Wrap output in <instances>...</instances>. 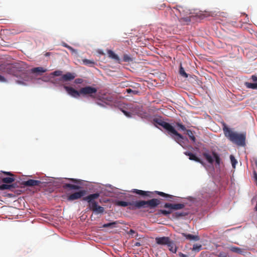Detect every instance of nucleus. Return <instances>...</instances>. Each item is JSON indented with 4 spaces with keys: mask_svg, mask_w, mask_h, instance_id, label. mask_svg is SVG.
<instances>
[{
    "mask_svg": "<svg viewBox=\"0 0 257 257\" xmlns=\"http://www.w3.org/2000/svg\"><path fill=\"white\" fill-rule=\"evenodd\" d=\"M64 46L65 47H66V48H68L69 49H70V50H72V51H73V50H74V49H73V48H72L71 47H70V46H68V45H67V44H65Z\"/></svg>",
    "mask_w": 257,
    "mask_h": 257,
    "instance_id": "nucleus-43",
    "label": "nucleus"
},
{
    "mask_svg": "<svg viewBox=\"0 0 257 257\" xmlns=\"http://www.w3.org/2000/svg\"><path fill=\"white\" fill-rule=\"evenodd\" d=\"M223 131L225 137L230 142L238 146L244 147L246 145V133H238L232 131L225 123L223 124Z\"/></svg>",
    "mask_w": 257,
    "mask_h": 257,
    "instance_id": "nucleus-2",
    "label": "nucleus"
},
{
    "mask_svg": "<svg viewBox=\"0 0 257 257\" xmlns=\"http://www.w3.org/2000/svg\"><path fill=\"white\" fill-rule=\"evenodd\" d=\"M176 10L178 11L179 12L181 11V9H182V7L181 6H177Z\"/></svg>",
    "mask_w": 257,
    "mask_h": 257,
    "instance_id": "nucleus-46",
    "label": "nucleus"
},
{
    "mask_svg": "<svg viewBox=\"0 0 257 257\" xmlns=\"http://www.w3.org/2000/svg\"><path fill=\"white\" fill-rule=\"evenodd\" d=\"M230 161H231L232 167L233 168H235L236 164L237 163L236 160L235 159V157L232 155H231L230 156Z\"/></svg>",
    "mask_w": 257,
    "mask_h": 257,
    "instance_id": "nucleus-31",
    "label": "nucleus"
},
{
    "mask_svg": "<svg viewBox=\"0 0 257 257\" xmlns=\"http://www.w3.org/2000/svg\"><path fill=\"white\" fill-rule=\"evenodd\" d=\"M140 245H141V243H140V242H136V243H135V246H140Z\"/></svg>",
    "mask_w": 257,
    "mask_h": 257,
    "instance_id": "nucleus-48",
    "label": "nucleus"
},
{
    "mask_svg": "<svg viewBox=\"0 0 257 257\" xmlns=\"http://www.w3.org/2000/svg\"><path fill=\"white\" fill-rule=\"evenodd\" d=\"M26 68L24 62L20 61L12 64H4L0 65V71L19 77V73Z\"/></svg>",
    "mask_w": 257,
    "mask_h": 257,
    "instance_id": "nucleus-4",
    "label": "nucleus"
},
{
    "mask_svg": "<svg viewBox=\"0 0 257 257\" xmlns=\"http://www.w3.org/2000/svg\"><path fill=\"white\" fill-rule=\"evenodd\" d=\"M75 73L67 72L62 76L61 79L65 81H71L75 78Z\"/></svg>",
    "mask_w": 257,
    "mask_h": 257,
    "instance_id": "nucleus-16",
    "label": "nucleus"
},
{
    "mask_svg": "<svg viewBox=\"0 0 257 257\" xmlns=\"http://www.w3.org/2000/svg\"><path fill=\"white\" fill-rule=\"evenodd\" d=\"M126 91L128 93H132L133 95H139L140 91L139 89H132L131 88H127L126 89Z\"/></svg>",
    "mask_w": 257,
    "mask_h": 257,
    "instance_id": "nucleus-30",
    "label": "nucleus"
},
{
    "mask_svg": "<svg viewBox=\"0 0 257 257\" xmlns=\"http://www.w3.org/2000/svg\"><path fill=\"white\" fill-rule=\"evenodd\" d=\"M69 180L74 183H78L79 182V181L76 179H69Z\"/></svg>",
    "mask_w": 257,
    "mask_h": 257,
    "instance_id": "nucleus-44",
    "label": "nucleus"
},
{
    "mask_svg": "<svg viewBox=\"0 0 257 257\" xmlns=\"http://www.w3.org/2000/svg\"><path fill=\"white\" fill-rule=\"evenodd\" d=\"M177 126L178 127H179L180 129H181L182 131H186V128L185 127V126L183 125L181 123H177Z\"/></svg>",
    "mask_w": 257,
    "mask_h": 257,
    "instance_id": "nucleus-37",
    "label": "nucleus"
},
{
    "mask_svg": "<svg viewBox=\"0 0 257 257\" xmlns=\"http://www.w3.org/2000/svg\"><path fill=\"white\" fill-rule=\"evenodd\" d=\"M16 185L15 184H3L0 185V190H12L15 188Z\"/></svg>",
    "mask_w": 257,
    "mask_h": 257,
    "instance_id": "nucleus-20",
    "label": "nucleus"
},
{
    "mask_svg": "<svg viewBox=\"0 0 257 257\" xmlns=\"http://www.w3.org/2000/svg\"><path fill=\"white\" fill-rule=\"evenodd\" d=\"M87 193V191L85 190H81L79 191L75 192L67 196V200L68 201H73L80 199L83 197Z\"/></svg>",
    "mask_w": 257,
    "mask_h": 257,
    "instance_id": "nucleus-11",
    "label": "nucleus"
},
{
    "mask_svg": "<svg viewBox=\"0 0 257 257\" xmlns=\"http://www.w3.org/2000/svg\"><path fill=\"white\" fill-rule=\"evenodd\" d=\"M19 77L25 81H29L32 79L30 73L28 71L25 70V69L19 73Z\"/></svg>",
    "mask_w": 257,
    "mask_h": 257,
    "instance_id": "nucleus-14",
    "label": "nucleus"
},
{
    "mask_svg": "<svg viewBox=\"0 0 257 257\" xmlns=\"http://www.w3.org/2000/svg\"><path fill=\"white\" fill-rule=\"evenodd\" d=\"M46 71L47 69L42 67H35L31 70V72L32 73H42Z\"/></svg>",
    "mask_w": 257,
    "mask_h": 257,
    "instance_id": "nucleus-22",
    "label": "nucleus"
},
{
    "mask_svg": "<svg viewBox=\"0 0 257 257\" xmlns=\"http://www.w3.org/2000/svg\"><path fill=\"white\" fill-rule=\"evenodd\" d=\"M134 193H135L138 195L143 196H147L149 197H153L154 196V194H156L158 195H160L163 197L169 198L170 199H172L174 197V196L166 194L163 192H160L158 191H155L154 192H150V191H145L143 190H138V189H134L132 191Z\"/></svg>",
    "mask_w": 257,
    "mask_h": 257,
    "instance_id": "nucleus-7",
    "label": "nucleus"
},
{
    "mask_svg": "<svg viewBox=\"0 0 257 257\" xmlns=\"http://www.w3.org/2000/svg\"><path fill=\"white\" fill-rule=\"evenodd\" d=\"M202 155L209 164H212L214 162V159L216 164L218 166L220 165L221 159L218 154L216 152H212V155L209 153L204 152L203 153Z\"/></svg>",
    "mask_w": 257,
    "mask_h": 257,
    "instance_id": "nucleus-8",
    "label": "nucleus"
},
{
    "mask_svg": "<svg viewBox=\"0 0 257 257\" xmlns=\"http://www.w3.org/2000/svg\"><path fill=\"white\" fill-rule=\"evenodd\" d=\"M186 135H187L193 142H195L196 138L193 133L190 130H186Z\"/></svg>",
    "mask_w": 257,
    "mask_h": 257,
    "instance_id": "nucleus-27",
    "label": "nucleus"
},
{
    "mask_svg": "<svg viewBox=\"0 0 257 257\" xmlns=\"http://www.w3.org/2000/svg\"><path fill=\"white\" fill-rule=\"evenodd\" d=\"M0 81L2 82H7V79L4 76L0 75Z\"/></svg>",
    "mask_w": 257,
    "mask_h": 257,
    "instance_id": "nucleus-40",
    "label": "nucleus"
},
{
    "mask_svg": "<svg viewBox=\"0 0 257 257\" xmlns=\"http://www.w3.org/2000/svg\"><path fill=\"white\" fill-rule=\"evenodd\" d=\"M174 20L175 22H176L177 20H179L180 22H186L187 24L190 22L191 19L190 17H186V18H182L180 19H179L178 17L176 16H175V17L174 18Z\"/></svg>",
    "mask_w": 257,
    "mask_h": 257,
    "instance_id": "nucleus-25",
    "label": "nucleus"
},
{
    "mask_svg": "<svg viewBox=\"0 0 257 257\" xmlns=\"http://www.w3.org/2000/svg\"><path fill=\"white\" fill-rule=\"evenodd\" d=\"M82 62L84 65L87 66H92L94 64V62L93 61L87 59H83Z\"/></svg>",
    "mask_w": 257,
    "mask_h": 257,
    "instance_id": "nucleus-29",
    "label": "nucleus"
},
{
    "mask_svg": "<svg viewBox=\"0 0 257 257\" xmlns=\"http://www.w3.org/2000/svg\"><path fill=\"white\" fill-rule=\"evenodd\" d=\"M182 235L184 236L187 239L189 240L198 241L200 239L199 236L197 235H193L191 234L183 233Z\"/></svg>",
    "mask_w": 257,
    "mask_h": 257,
    "instance_id": "nucleus-18",
    "label": "nucleus"
},
{
    "mask_svg": "<svg viewBox=\"0 0 257 257\" xmlns=\"http://www.w3.org/2000/svg\"><path fill=\"white\" fill-rule=\"evenodd\" d=\"M254 179H255V180L256 181V185H257V173L256 172H254Z\"/></svg>",
    "mask_w": 257,
    "mask_h": 257,
    "instance_id": "nucleus-47",
    "label": "nucleus"
},
{
    "mask_svg": "<svg viewBox=\"0 0 257 257\" xmlns=\"http://www.w3.org/2000/svg\"><path fill=\"white\" fill-rule=\"evenodd\" d=\"M18 82L19 83H22L21 82H20V81H18Z\"/></svg>",
    "mask_w": 257,
    "mask_h": 257,
    "instance_id": "nucleus-52",
    "label": "nucleus"
},
{
    "mask_svg": "<svg viewBox=\"0 0 257 257\" xmlns=\"http://www.w3.org/2000/svg\"><path fill=\"white\" fill-rule=\"evenodd\" d=\"M154 124L159 127V126L163 127L166 130L168 134L178 143L180 144L183 139V137L178 133L174 127L169 123L165 121L161 117H156L153 119Z\"/></svg>",
    "mask_w": 257,
    "mask_h": 257,
    "instance_id": "nucleus-3",
    "label": "nucleus"
},
{
    "mask_svg": "<svg viewBox=\"0 0 257 257\" xmlns=\"http://www.w3.org/2000/svg\"><path fill=\"white\" fill-rule=\"evenodd\" d=\"M62 71L60 70H56L52 73V75L56 76H59L62 75Z\"/></svg>",
    "mask_w": 257,
    "mask_h": 257,
    "instance_id": "nucleus-36",
    "label": "nucleus"
},
{
    "mask_svg": "<svg viewBox=\"0 0 257 257\" xmlns=\"http://www.w3.org/2000/svg\"><path fill=\"white\" fill-rule=\"evenodd\" d=\"M96 92L97 89L90 86H87L80 89V95H88L93 98L95 97L94 96H93V94H95Z\"/></svg>",
    "mask_w": 257,
    "mask_h": 257,
    "instance_id": "nucleus-10",
    "label": "nucleus"
},
{
    "mask_svg": "<svg viewBox=\"0 0 257 257\" xmlns=\"http://www.w3.org/2000/svg\"><path fill=\"white\" fill-rule=\"evenodd\" d=\"M163 6H165V4H163Z\"/></svg>",
    "mask_w": 257,
    "mask_h": 257,
    "instance_id": "nucleus-53",
    "label": "nucleus"
},
{
    "mask_svg": "<svg viewBox=\"0 0 257 257\" xmlns=\"http://www.w3.org/2000/svg\"><path fill=\"white\" fill-rule=\"evenodd\" d=\"M179 257H187L186 255L184 254L182 252H179L178 254Z\"/></svg>",
    "mask_w": 257,
    "mask_h": 257,
    "instance_id": "nucleus-45",
    "label": "nucleus"
},
{
    "mask_svg": "<svg viewBox=\"0 0 257 257\" xmlns=\"http://www.w3.org/2000/svg\"><path fill=\"white\" fill-rule=\"evenodd\" d=\"M107 54L109 58L114 59L118 63H119V57L116 54H115L112 50H108Z\"/></svg>",
    "mask_w": 257,
    "mask_h": 257,
    "instance_id": "nucleus-24",
    "label": "nucleus"
},
{
    "mask_svg": "<svg viewBox=\"0 0 257 257\" xmlns=\"http://www.w3.org/2000/svg\"><path fill=\"white\" fill-rule=\"evenodd\" d=\"M136 233V231L133 229H131L128 232V234L133 235L134 234Z\"/></svg>",
    "mask_w": 257,
    "mask_h": 257,
    "instance_id": "nucleus-41",
    "label": "nucleus"
},
{
    "mask_svg": "<svg viewBox=\"0 0 257 257\" xmlns=\"http://www.w3.org/2000/svg\"><path fill=\"white\" fill-rule=\"evenodd\" d=\"M63 187L64 189L69 188L70 190H79L81 188V187L79 185L69 183H66L64 184Z\"/></svg>",
    "mask_w": 257,
    "mask_h": 257,
    "instance_id": "nucleus-21",
    "label": "nucleus"
},
{
    "mask_svg": "<svg viewBox=\"0 0 257 257\" xmlns=\"http://www.w3.org/2000/svg\"><path fill=\"white\" fill-rule=\"evenodd\" d=\"M136 85H137V86H135V87H134V88H138L140 87V84H136Z\"/></svg>",
    "mask_w": 257,
    "mask_h": 257,
    "instance_id": "nucleus-49",
    "label": "nucleus"
},
{
    "mask_svg": "<svg viewBox=\"0 0 257 257\" xmlns=\"http://www.w3.org/2000/svg\"><path fill=\"white\" fill-rule=\"evenodd\" d=\"M169 250L173 253H176L177 250V247L176 246L175 242L171 240L169 241V243L167 244Z\"/></svg>",
    "mask_w": 257,
    "mask_h": 257,
    "instance_id": "nucleus-19",
    "label": "nucleus"
},
{
    "mask_svg": "<svg viewBox=\"0 0 257 257\" xmlns=\"http://www.w3.org/2000/svg\"><path fill=\"white\" fill-rule=\"evenodd\" d=\"M100 196L99 193L91 194L82 198L83 201L88 203V208L95 214H102L104 211V207L99 206L96 201V199Z\"/></svg>",
    "mask_w": 257,
    "mask_h": 257,
    "instance_id": "nucleus-5",
    "label": "nucleus"
},
{
    "mask_svg": "<svg viewBox=\"0 0 257 257\" xmlns=\"http://www.w3.org/2000/svg\"><path fill=\"white\" fill-rule=\"evenodd\" d=\"M123 60L124 62H128L132 61V58L127 55L125 54L123 55Z\"/></svg>",
    "mask_w": 257,
    "mask_h": 257,
    "instance_id": "nucleus-35",
    "label": "nucleus"
},
{
    "mask_svg": "<svg viewBox=\"0 0 257 257\" xmlns=\"http://www.w3.org/2000/svg\"><path fill=\"white\" fill-rule=\"evenodd\" d=\"M121 111L127 117H131L132 116V113L131 112H127L123 109H122Z\"/></svg>",
    "mask_w": 257,
    "mask_h": 257,
    "instance_id": "nucleus-38",
    "label": "nucleus"
},
{
    "mask_svg": "<svg viewBox=\"0 0 257 257\" xmlns=\"http://www.w3.org/2000/svg\"><path fill=\"white\" fill-rule=\"evenodd\" d=\"M15 175L11 172L2 171L0 172V179L3 183L11 184L15 181Z\"/></svg>",
    "mask_w": 257,
    "mask_h": 257,
    "instance_id": "nucleus-9",
    "label": "nucleus"
},
{
    "mask_svg": "<svg viewBox=\"0 0 257 257\" xmlns=\"http://www.w3.org/2000/svg\"><path fill=\"white\" fill-rule=\"evenodd\" d=\"M179 73L181 76L185 78L188 77V74L185 72L184 68L182 67L181 65H180V67Z\"/></svg>",
    "mask_w": 257,
    "mask_h": 257,
    "instance_id": "nucleus-33",
    "label": "nucleus"
},
{
    "mask_svg": "<svg viewBox=\"0 0 257 257\" xmlns=\"http://www.w3.org/2000/svg\"><path fill=\"white\" fill-rule=\"evenodd\" d=\"M188 214V212H176L175 213V215L177 218H179L180 217L185 216Z\"/></svg>",
    "mask_w": 257,
    "mask_h": 257,
    "instance_id": "nucleus-34",
    "label": "nucleus"
},
{
    "mask_svg": "<svg viewBox=\"0 0 257 257\" xmlns=\"http://www.w3.org/2000/svg\"><path fill=\"white\" fill-rule=\"evenodd\" d=\"M74 82L76 84H81L83 82V79L81 78H77L75 80Z\"/></svg>",
    "mask_w": 257,
    "mask_h": 257,
    "instance_id": "nucleus-39",
    "label": "nucleus"
},
{
    "mask_svg": "<svg viewBox=\"0 0 257 257\" xmlns=\"http://www.w3.org/2000/svg\"><path fill=\"white\" fill-rule=\"evenodd\" d=\"M161 203L159 199L153 198L147 201L139 200L133 202H127L123 201H117L115 204L119 206L126 207L130 206L129 208L132 210L140 209L141 208L149 207L155 208Z\"/></svg>",
    "mask_w": 257,
    "mask_h": 257,
    "instance_id": "nucleus-1",
    "label": "nucleus"
},
{
    "mask_svg": "<svg viewBox=\"0 0 257 257\" xmlns=\"http://www.w3.org/2000/svg\"><path fill=\"white\" fill-rule=\"evenodd\" d=\"M46 56H49L50 55V53H46L45 55Z\"/></svg>",
    "mask_w": 257,
    "mask_h": 257,
    "instance_id": "nucleus-50",
    "label": "nucleus"
},
{
    "mask_svg": "<svg viewBox=\"0 0 257 257\" xmlns=\"http://www.w3.org/2000/svg\"><path fill=\"white\" fill-rule=\"evenodd\" d=\"M184 154L189 157L190 160L195 161L202 164H203V162L194 154L189 152H185Z\"/></svg>",
    "mask_w": 257,
    "mask_h": 257,
    "instance_id": "nucleus-17",
    "label": "nucleus"
},
{
    "mask_svg": "<svg viewBox=\"0 0 257 257\" xmlns=\"http://www.w3.org/2000/svg\"><path fill=\"white\" fill-rule=\"evenodd\" d=\"M170 238L169 237H157L155 238L156 243L159 245H167L169 243Z\"/></svg>",
    "mask_w": 257,
    "mask_h": 257,
    "instance_id": "nucleus-15",
    "label": "nucleus"
},
{
    "mask_svg": "<svg viewBox=\"0 0 257 257\" xmlns=\"http://www.w3.org/2000/svg\"><path fill=\"white\" fill-rule=\"evenodd\" d=\"M251 79L253 81L256 82L257 81V76L255 75L251 76Z\"/></svg>",
    "mask_w": 257,
    "mask_h": 257,
    "instance_id": "nucleus-42",
    "label": "nucleus"
},
{
    "mask_svg": "<svg viewBox=\"0 0 257 257\" xmlns=\"http://www.w3.org/2000/svg\"><path fill=\"white\" fill-rule=\"evenodd\" d=\"M97 104L98 105H99L101 106H103V105L102 104L100 103H98V102H97Z\"/></svg>",
    "mask_w": 257,
    "mask_h": 257,
    "instance_id": "nucleus-51",
    "label": "nucleus"
},
{
    "mask_svg": "<svg viewBox=\"0 0 257 257\" xmlns=\"http://www.w3.org/2000/svg\"><path fill=\"white\" fill-rule=\"evenodd\" d=\"M42 183L41 181L36 180L33 179H29L27 181H24L22 182V184L25 186L33 187L40 186Z\"/></svg>",
    "mask_w": 257,
    "mask_h": 257,
    "instance_id": "nucleus-13",
    "label": "nucleus"
},
{
    "mask_svg": "<svg viewBox=\"0 0 257 257\" xmlns=\"http://www.w3.org/2000/svg\"><path fill=\"white\" fill-rule=\"evenodd\" d=\"M117 224V221H113L112 222L104 224L102 227L104 228L111 227L113 228L115 227V225Z\"/></svg>",
    "mask_w": 257,
    "mask_h": 257,
    "instance_id": "nucleus-28",
    "label": "nucleus"
},
{
    "mask_svg": "<svg viewBox=\"0 0 257 257\" xmlns=\"http://www.w3.org/2000/svg\"><path fill=\"white\" fill-rule=\"evenodd\" d=\"M64 88L67 91V93L73 97L78 98L80 96V90L78 91L72 87L67 86H64Z\"/></svg>",
    "mask_w": 257,
    "mask_h": 257,
    "instance_id": "nucleus-12",
    "label": "nucleus"
},
{
    "mask_svg": "<svg viewBox=\"0 0 257 257\" xmlns=\"http://www.w3.org/2000/svg\"><path fill=\"white\" fill-rule=\"evenodd\" d=\"M244 85L247 88H251L252 89H257V82L252 83L246 82H245Z\"/></svg>",
    "mask_w": 257,
    "mask_h": 257,
    "instance_id": "nucleus-26",
    "label": "nucleus"
},
{
    "mask_svg": "<svg viewBox=\"0 0 257 257\" xmlns=\"http://www.w3.org/2000/svg\"><path fill=\"white\" fill-rule=\"evenodd\" d=\"M229 249L233 252H236L240 254H243L244 253V251L243 249L236 246H230Z\"/></svg>",
    "mask_w": 257,
    "mask_h": 257,
    "instance_id": "nucleus-23",
    "label": "nucleus"
},
{
    "mask_svg": "<svg viewBox=\"0 0 257 257\" xmlns=\"http://www.w3.org/2000/svg\"><path fill=\"white\" fill-rule=\"evenodd\" d=\"M164 207L169 209L168 210H159L158 214H162L165 216H168L172 213V210H177L183 209L185 207V204L183 203L172 204L166 203L164 204Z\"/></svg>",
    "mask_w": 257,
    "mask_h": 257,
    "instance_id": "nucleus-6",
    "label": "nucleus"
},
{
    "mask_svg": "<svg viewBox=\"0 0 257 257\" xmlns=\"http://www.w3.org/2000/svg\"><path fill=\"white\" fill-rule=\"evenodd\" d=\"M202 248V245L200 244H195L193 245L192 250L199 252Z\"/></svg>",
    "mask_w": 257,
    "mask_h": 257,
    "instance_id": "nucleus-32",
    "label": "nucleus"
}]
</instances>
